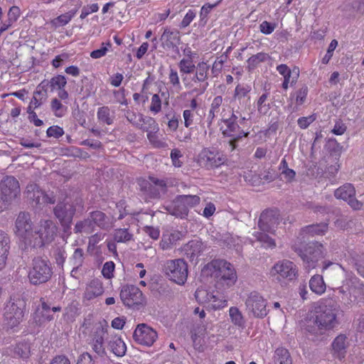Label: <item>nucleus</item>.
<instances>
[{
    "label": "nucleus",
    "instance_id": "obj_57",
    "mask_svg": "<svg viewBox=\"0 0 364 364\" xmlns=\"http://www.w3.org/2000/svg\"><path fill=\"white\" fill-rule=\"evenodd\" d=\"M308 87L304 85L300 89L296 92V102L299 105H301L304 103L307 94Z\"/></svg>",
    "mask_w": 364,
    "mask_h": 364
},
{
    "label": "nucleus",
    "instance_id": "obj_62",
    "mask_svg": "<svg viewBox=\"0 0 364 364\" xmlns=\"http://www.w3.org/2000/svg\"><path fill=\"white\" fill-rule=\"evenodd\" d=\"M36 314V319L38 317L37 321L39 323H43L46 321H50L54 318L51 311H40L39 309L37 310Z\"/></svg>",
    "mask_w": 364,
    "mask_h": 364
},
{
    "label": "nucleus",
    "instance_id": "obj_33",
    "mask_svg": "<svg viewBox=\"0 0 364 364\" xmlns=\"http://www.w3.org/2000/svg\"><path fill=\"white\" fill-rule=\"evenodd\" d=\"M95 229L93 223L90 220V215H88L87 218L76 223L74 228V232L77 234L85 233L88 235L94 232Z\"/></svg>",
    "mask_w": 364,
    "mask_h": 364
},
{
    "label": "nucleus",
    "instance_id": "obj_21",
    "mask_svg": "<svg viewBox=\"0 0 364 364\" xmlns=\"http://www.w3.org/2000/svg\"><path fill=\"white\" fill-rule=\"evenodd\" d=\"M277 70L284 77L283 89L287 90L289 84L293 86L297 82L299 76V68L294 67L292 70H290L287 65L281 64L277 67Z\"/></svg>",
    "mask_w": 364,
    "mask_h": 364
},
{
    "label": "nucleus",
    "instance_id": "obj_6",
    "mask_svg": "<svg viewBox=\"0 0 364 364\" xmlns=\"http://www.w3.org/2000/svg\"><path fill=\"white\" fill-rule=\"evenodd\" d=\"M77 206L82 207L81 198H65L63 202H59L53 209L55 216L58 219L60 224L68 228L72 223L73 216L75 214Z\"/></svg>",
    "mask_w": 364,
    "mask_h": 364
},
{
    "label": "nucleus",
    "instance_id": "obj_58",
    "mask_svg": "<svg viewBox=\"0 0 364 364\" xmlns=\"http://www.w3.org/2000/svg\"><path fill=\"white\" fill-rule=\"evenodd\" d=\"M114 263L112 261L107 262L104 264L102 273L103 276L107 279H111L113 277V272L114 270Z\"/></svg>",
    "mask_w": 364,
    "mask_h": 364
},
{
    "label": "nucleus",
    "instance_id": "obj_35",
    "mask_svg": "<svg viewBox=\"0 0 364 364\" xmlns=\"http://www.w3.org/2000/svg\"><path fill=\"white\" fill-rule=\"evenodd\" d=\"M237 118L235 114H232L231 118L225 121L227 129L223 132L224 134L229 136H237L240 134L242 132H244L243 130H240V126L235 122Z\"/></svg>",
    "mask_w": 364,
    "mask_h": 364
},
{
    "label": "nucleus",
    "instance_id": "obj_22",
    "mask_svg": "<svg viewBox=\"0 0 364 364\" xmlns=\"http://www.w3.org/2000/svg\"><path fill=\"white\" fill-rule=\"evenodd\" d=\"M163 48L173 49L180 43L181 38L179 31L165 28L160 38Z\"/></svg>",
    "mask_w": 364,
    "mask_h": 364
},
{
    "label": "nucleus",
    "instance_id": "obj_28",
    "mask_svg": "<svg viewBox=\"0 0 364 364\" xmlns=\"http://www.w3.org/2000/svg\"><path fill=\"white\" fill-rule=\"evenodd\" d=\"M205 247L200 240H191L188 242L185 247V253L188 258L194 260L203 252Z\"/></svg>",
    "mask_w": 364,
    "mask_h": 364
},
{
    "label": "nucleus",
    "instance_id": "obj_12",
    "mask_svg": "<svg viewBox=\"0 0 364 364\" xmlns=\"http://www.w3.org/2000/svg\"><path fill=\"white\" fill-rule=\"evenodd\" d=\"M198 161L201 166L212 169L223 164L226 161V157L218 151L203 149L198 154Z\"/></svg>",
    "mask_w": 364,
    "mask_h": 364
},
{
    "label": "nucleus",
    "instance_id": "obj_4",
    "mask_svg": "<svg viewBox=\"0 0 364 364\" xmlns=\"http://www.w3.org/2000/svg\"><path fill=\"white\" fill-rule=\"evenodd\" d=\"M364 285L358 278L354 277L348 279L346 284L336 290L337 298L346 306H351L363 295Z\"/></svg>",
    "mask_w": 364,
    "mask_h": 364
},
{
    "label": "nucleus",
    "instance_id": "obj_43",
    "mask_svg": "<svg viewBox=\"0 0 364 364\" xmlns=\"http://www.w3.org/2000/svg\"><path fill=\"white\" fill-rule=\"evenodd\" d=\"M178 65L181 74H191L194 71L196 68V65L193 63V60L189 58L181 59L179 61Z\"/></svg>",
    "mask_w": 364,
    "mask_h": 364
},
{
    "label": "nucleus",
    "instance_id": "obj_34",
    "mask_svg": "<svg viewBox=\"0 0 364 364\" xmlns=\"http://www.w3.org/2000/svg\"><path fill=\"white\" fill-rule=\"evenodd\" d=\"M311 290L316 294H322L326 291V284L323 282V277L319 274L314 275L309 281Z\"/></svg>",
    "mask_w": 364,
    "mask_h": 364
},
{
    "label": "nucleus",
    "instance_id": "obj_56",
    "mask_svg": "<svg viewBox=\"0 0 364 364\" xmlns=\"http://www.w3.org/2000/svg\"><path fill=\"white\" fill-rule=\"evenodd\" d=\"M50 106L55 115L58 117H63L66 112V107L57 98L52 100Z\"/></svg>",
    "mask_w": 364,
    "mask_h": 364
},
{
    "label": "nucleus",
    "instance_id": "obj_47",
    "mask_svg": "<svg viewBox=\"0 0 364 364\" xmlns=\"http://www.w3.org/2000/svg\"><path fill=\"white\" fill-rule=\"evenodd\" d=\"M268 94L263 93L257 100V107L258 112L262 114H266L269 109V103L267 102Z\"/></svg>",
    "mask_w": 364,
    "mask_h": 364
},
{
    "label": "nucleus",
    "instance_id": "obj_1",
    "mask_svg": "<svg viewBox=\"0 0 364 364\" xmlns=\"http://www.w3.org/2000/svg\"><path fill=\"white\" fill-rule=\"evenodd\" d=\"M336 309L330 305H319L313 315L307 316L302 323V328L307 338L314 341H321L326 332L337 324Z\"/></svg>",
    "mask_w": 364,
    "mask_h": 364
},
{
    "label": "nucleus",
    "instance_id": "obj_16",
    "mask_svg": "<svg viewBox=\"0 0 364 364\" xmlns=\"http://www.w3.org/2000/svg\"><path fill=\"white\" fill-rule=\"evenodd\" d=\"M212 265L218 272V277L226 282L227 285L231 286L235 284L237 274L232 264L223 259H216L212 262Z\"/></svg>",
    "mask_w": 364,
    "mask_h": 364
},
{
    "label": "nucleus",
    "instance_id": "obj_24",
    "mask_svg": "<svg viewBox=\"0 0 364 364\" xmlns=\"http://www.w3.org/2000/svg\"><path fill=\"white\" fill-rule=\"evenodd\" d=\"M90 220L94 227H98L102 230H108L112 227L110 218L100 210H94L89 213Z\"/></svg>",
    "mask_w": 364,
    "mask_h": 364
},
{
    "label": "nucleus",
    "instance_id": "obj_45",
    "mask_svg": "<svg viewBox=\"0 0 364 364\" xmlns=\"http://www.w3.org/2000/svg\"><path fill=\"white\" fill-rule=\"evenodd\" d=\"M97 118L100 122L108 125L113 123V119L110 115V109L108 107L104 106L98 109Z\"/></svg>",
    "mask_w": 364,
    "mask_h": 364
},
{
    "label": "nucleus",
    "instance_id": "obj_37",
    "mask_svg": "<svg viewBox=\"0 0 364 364\" xmlns=\"http://www.w3.org/2000/svg\"><path fill=\"white\" fill-rule=\"evenodd\" d=\"M48 95L46 90L39 85L36 90L33 92V96L31 100V104L33 105V109L39 107L47 99Z\"/></svg>",
    "mask_w": 364,
    "mask_h": 364
},
{
    "label": "nucleus",
    "instance_id": "obj_49",
    "mask_svg": "<svg viewBox=\"0 0 364 364\" xmlns=\"http://www.w3.org/2000/svg\"><path fill=\"white\" fill-rule=\"evenodd\" d=\"M53 257L55 259L56 264L63 267L66 258V251L63 246H57L53 250Z\"/></svg>",
    "mask_w": 364,
    "mask_h": 364
},
{
    "label": "nucleus",
    "instance_id": "obj_46",
    "mask_svg": "<svg viewBox=\"0 0 364 364\" xmlns=\"http://www.w3.org/2000/svg\"><path fill=\"white\" fill-rule=\"evenodd\" d=\"M178 196L188 210L189 208L199 204L200 200V198L196 195H181Z\"/></svg>",
    "mask_w": 364,
    "mask_h": 364
},
{
    "label": "nucleus",
    "instance_id": "obj_19",
    "mask_svg": "<svg viewBox=\"0 0 364 364\" xmlns=\"http://www.w3.org/2000/svg\"><path fill=\"white\" fill-rule=\"evenodd\" d=\"M279 224V213L275 210H265L259 217L258 225L263 232L272 233Z\"/></svg>",
    "mask_w": 364,
    "mask_h": 364
},
{
    "label": "nucleus",
    "instance_id": "obj_13",
    "mask_svg": "<svg viewBox=\"0 0 364 364\" xmlns=\"http://www.w3.org/2000/svg\"><path fill=\"white\" fill-rule=\"evenodd\" d=\"M272 276H277V279H285L288 281L296 279L298 276V269L294 262L284 259L277 262L270 272Z\"/></svg>",
    "mask_w": 364,
    "mask_h": 364
},
{
    "label": "nucleus",
    "instance_id": "obj_7",
    "mask_svg": "<svg viewBox=\"0 0 364 364\" xmlns=\"http://www.w3.org/2000/svg\"><path fill=\"white\" fill-rule=\"evenodd\" d=\"M166 276L177 284H184L188 277V264L183 259L166 261L164 267Z\"/></svg>",
    "mask_w": 364,
    "mask_h": 364
},
{
    "label": "nucleus",
    "instance_id": "obj_17",
    "mask_svg": "<svg viewBox=\"0 0 364 364\" xmlns=\"http://www.w3.org/2000/svg\"><path fill=\"white\" fill-rule=\"evenodd\" d=\"M157 337L156 331L145 323L139 324L133 333L136 343L146 346H152Z\"/></svg>",
    "mask_w": 364,
    "mask_h": 364
},
{
    "label": "nucleus",
    "instance_id": "obj_3",
    "mask_svg": "<svg viewBox=\"0 0 364 364\" xmlns=\"http://www.w3.org/2000/svg\"><path fill=\"white\" fill-rule=\"evenodd\" d=\"M53 274L50 262L41 257L33 258L28 277L31 284L40 285L48 282Z\"/></svg>",
    "mask_w": 364,
    "mask_h": 364
},
{
    "label": "nucleus",
    "instance_id": "obj_40",
    "mask_svg": "<svg viewBox=\"0 0 364 364\" xmlns=\"http://www.w3.org/2000/svg\"><path fill=\"white\" fill-rule=\"evenodd\" d=\"M328 230V223H321L318 224H313L307 225L304 228V230L310 234L311 235H322L326 233Z\"/></svg>",
    "mask_w": 364,
    "mask_h": 364
},
{
    "label": "nucleus",
    "instance_id": "obj_11",
    "mask_svg": "<svg viewBox=\"0 0 364 364\" xmlns=\"http://www.w3.org/2000/svg\"><path fill=\"white\" fill-rule=\"evenodd\" d=\"M245 303L247 312L255 317L263 318L267 316V301L258 292H250Z\"/></svg>",
    "mask_w": 364,
    "mask_h": 364
},
{
    "label": "nucleus",
    "instance_id": "obj_53",
    "mask_svg": "<svg viewBox=\"0 0 364 364\" xmlns=\"http://www.w3.org/2000/svg\"><path fill=\"white\" fill-rule=\"evenodd\" d=\"M149 179L153 184L157 186V188L152 193L151 191V185L149 184V191L152 193L154 197H157L161 191H165L166 183L163 180H159L154 177H150Z\"/></svg>",
    "mask_w": 364,
    "mask_h": 364
},
{
    "label": "nucleus",
    "instance_id": "obj_2",
    "mask_svg": "<svg viewBox=\"0 0 364 364\" xmlns=\"http://www.w3.org/2000/svg\"><path fill=\"white\" fill-rule=\"evenodd\" d=\"M291 248L310 268H314L318 261L325 255L323 245L318 242L295 243Z\"/></svg>",
    "mask_w": 364,
    "mask_h": 364
},
{
    "label": "nucleus",
    "instance_id": "obj_26",
    "mask_svg": "<svg viewBox=\"0 0 364 364\" xmlns=\"http://www.w3.org/2000/svg\"><path fill=\"white\" fill-rule=\"evenodd\" d=\"M103 291L102 282L98 279H92L85 288L83 299L90 301L102 295Z\"/></svg>",
    "mask_w": 364,
    "mask_h": 364
},
{
    "label": "nucleus",
    "instance_id": "obj_20",
    "mask_svg": "<svg viewBox=\"0 0 364 364\" xmlns=\"http://www.w3.org/2000/svg\"><path fill=\"white\" fill-rule=\"evenodd\" d=\"M196 300L201 304H209L214 309H219L226 306L227 301L218 299L215 295L203 289H198L195 293Z\"/></svg>",
    "mask_w": 364,
    "mask_h": 364
},
{
    "label": "nucleus",
    "instance_id": "obj_18",
    "mask_svg": "<svg viewBox=\"0 0 364 364\" xmlns=\"http://www.w3.org/2000/svg\"><path fill=\"white\" fill-rule=\"evenodd\" d=\"M334 196L338 199L346 201L354 210H359L363 206L362 203L355 198V190L350 183H346L337 188L334 192Z\"/></svg>",
    "mask_w": 364,
    "mask_h": 364
},
{
    "label": "nucleus",
    "instance_id": "obj_36",
    "mask_svg": "<svg viewBox=\"0 0 364 364\" xmlns=\"http://www.w3.org/2000/svg\"><path fill=\"white\" fill-rule=\"evenodd\" d=\"M195 69L196 74L193 77V81L195 82H205L208 78L209 65L205 62H200L197 64Z\"/></svg>",
    "mask_w": 364,
    "mask_h": 364
},
{
    "label": "nucleus",
    "instance_id": "obj_8",
    "mask_svg": "<svg viewBox=\"0 0 364 364\" xmlns=\"http://www.w3.org/2000/svg\"><path fill=\"white\" fill-rule=\"evenodd\" d=\"M108 325L105 321L97 322L93 325L90 333V339L88 343L92 351L98 356L103 357L106 355L104 340L107 335Z\"/></svg>",
    "mask_w": 364,
    "mask_h": 364
},
{
    "label": "nucleus",
    "instance_id": "obj_15",
    "mask_svg": "<svg viewBox=\"0 0 364 364\" xmlns=\"http://www.w3.org/2000/svg\"><path fill=\"white\" fill-rule=\"evenodd\" d=\"M120 299L129 307L142 304L144 298L141 291L136 286L127 284L122 287Z\"/></svg>",
    "mask_w": 364,
    "mask_h": 364
},
{
    "label": "nucleus",
    "instance_id": "obj_25",
    "mask_svg": "<svg viewBox=\"0 0 364 364\" xmlns=\"http://www.w3.org/2000/svg\"><path fill=\"white\" fill-rule=\"evenodd\" d=\"M343 11L350 17L364 14V1L363 0H346L343 5Z\"/></svg>",
    "mask_w": 364,
    "mask_h": 364
},
{
    "label": "nucleus",
    "instance_id": "obj_44",
    "mask_svg": "<svg viewBox=\"0 0 364 364\" xmlns=\"http://www.w3.org/2000/svg\"><path fill=\"white\" fill-rule=\"evenodd\" d=\"M77 10H71L63 14L53 20V23L56 26H65L68 23L73 17L75 15Z\"/></svg>",
    "mask_w": 364,
    "mask_h": 364
},
{
    "label": "nucleus",
    "instance_id": "obj_31",
    "mask_svg": "<svg viewBox=\"0 0 364 364\" xmlns=\"http://www.w3.org/2000/svg\"><path fill=\"white\" fill-rule=\"evenodd\" d=\"M108 348L115 355L122 357L127 350V346L122 338L117 336H114L108 341Z\"/></svg>",
    "mask_w": 364,
    "mask_h": 364
},
{
    "label": "nucleus",
    "instance_id": "obj_51",
    "mask_svg": "<svg viewBox=\"0 0 364 364\" xmlns=\"http://www.w3.org/2000/svg\"><path fill=\"white\" fill-rule=\"evenodd\" d=\"M255 236L257 240L260 242L265 247L273 248L276 246L274 240L264 232H256Z\"/></svg>",
    "mask_w": 364,
    "mask_h": 364
},
{
    "label": "nucleus",
    "instance_id": "obj_50",
    "mask_svg": "<svg viewBox=\"0 0 364 364\" xmlns=\"http://www.w3.org/2000/svg\"><path fill=\"white\" fill-rule=\"evenodd\" d=\"M84 262V251L82 248H76L70 258L73 267H80Z\"/></svg>",
    "mask_w": 364,
    "mask_h": 364
},
{
    "label": "nucleus",
    "instance_id": "obj_61",
    "mask_svg": "<svg viewBox=\"0 0 364 364\" xmlns=\"http://www.w3.org/2000/svg\"><path fill=\"white\" fill-rule=\"evenodd\" d=\"M126 117L129 122L137 127L141 124V120L143 119V115L141 114H136L131 112H127Z\"/></svg>",
    "mask_w": 364,
    "mask_h": 364
},
{
    "label": "nucleus",
    "instance_id": "obj_54",
    "mask_svg": "<svg viewBox=\"0 0 364 364\" xmlns=\"http://www.w3.org/2000/svg\"><path fill=\"white\" fill-rule=\"evenodd\" d=\"M67 84L66 78L64 75H58L51 78L50 86L52 90H61L65 87Z\"/></svg>",
    "mask_w": 364,
    "mask_h": 364
},
{
    "label": "nucleus",
    "instance_id": "obj_55",
    "mask_svg": "<svg viewBox=\"0 0 364 364\" xmlns=\"http://www.w3.org/2000/svg\"><path fill=\"white\" fill-rule=\"evenodd\" d=\"M14 353L23 358H28L30 355L29 345L26 343H20L17 344L14 348Z\"/></svg>",
    "mask_w": 364,
    "mask_h": 364
},
{
    "label": "nucleus",
    "instance_id": "obj_59",
    "mask_svg": "<svg viewBox=\"0 0 364 364\" xmlns=\"http://www.w3.org/2000/svg\"><path fill=\"white\" fill-rule=\"evenodd\" d=\"M194 112L190 109H185L183 113V117L184 119V126L186 128H190L191 125L193 124L194 122Z\"/></svg>",
    "mask_w": 364,
    "mask_h": 364
},
{
    "label": "nucleus",
    "instance_id": "obj_64",
    "mask_svg": "<svg viewBox=\"0 0 364 364\" xmlns=\"http://www.w3.org/2000/svg\"><path fill=\"white\" fill-rule=\"evenodd\" d=\"M161 109V101L159 95L155 94L151 97V103L150 110L155 113H158Z\"/></svg>",
    "mask_w": 364,
    "mask_h": 364
},
{
    "label": "nucleus",
    "instance_id": "obj_29",
    "mask_svg": "<svg viewBox=\"0 0 364 364\" xmlns=\"http://www.w3.org/2000/svg\"><path fill=\"white\" fill-rule=\"evenodd\" d=\"M166 210L171 215L181 218H186L188 213V209L185 207L183 202L181 201L178 196L170 205L166 207Z\"/></svg>",
    "mask_w": 364,
    "mask_h": 364
},
{
    "label": "nucleus",
    "instance_id": "obj_38",
    "mask_svg": "<svg viewBox=\"0 0 364 364\" xmlns=\"http://www.w3.org/2000/svg\"><path fill=\"white\" fill-rule=\"evenodd\" d=\"M229 315L231 322L240 328H244L245 324V319L237 307L232 306L229 309Z\"/></svg>",
    "mask_w": 364,
    "mask_h": 364
},
{
    "label": "nucleus",
    "instance_id": "obj_39",
    "mask_svg": "<svg viewBox=\"0 0 364 364\" xmlns=\"http://www.w3.org/2000/svg\"><path fill=\"white\" fill-rule=\"evenodd\" d=\"M275 364H291V358L289 352L284 348H278L275 350Z\"/></svg>",
    "mask_w": 364,
    "mask_h": 364
},
{
    "label": "nucleus",
    "instance_id": "obj_30",
    "mask_svg": "<svg viewBox=\"0 0 364 364\" xmlns=\"http://www.w3.org/2000/svg\"><path fill=\"white\" fill-rule=\"evenodd\" d=\"M10 239L9 235L0 230V271L5 267L9 250Z\"/></svg>",
    "mask_w": 364,
    "mask_h": 364
},
{
    "label": "nucleus",
    "instance_id": "obj_10",
    "mask_svg": "<svg viewBox=\"0 0 364 364\" xmlns=\"http://www.w3.org/2000/svg\"><path fill=\"white\" fill-rule=\"evenodd\" d=\"M1 199L4 203H10L20 195L18 181L12 176H6L0 182Z\"/></svg>",
    "mask_w": 364,
    "mask_h": 364
},
{
    "label": "nucleus",
    "instance_id": "obj_42",
    "mask_svg": "<svg viewBox=\"0 0 364 364\" xmlns=\"http://www.w3.org/2000/svg\"><path fill=\"white\" fill-rule=\"evenodd\" d=\"M133 235L127 228L116 229L114 232V240L117 242H127L132 240Z\"/></svg>",
    "mask_w": 364,
    "mask_h": 364
},
{
    "label": "nucleus",
    "instance_id": "obj_60",
    "mask_svg": "<svg viewBox=\"0 0 364 364\" xmlns=\"http://www.w3.org/2000/svg\"><path fill=\"white\" fill-rule=\"evenodd\" d=\"M46 133L48 137H54L58 139L63 135L64 131L63 128L58 126H52L47 129Z\"/></svg>",
    "mask_w": 364,
    "mask_h": 364
},
{
    "label": "nucleus",
    "instance_id": "obj_23",
    "mask_svg": "<svg viewBox=\"0 0 364 364\" xmlns=\"http://www.w3.org/2000/svg\"><path fill=\"white\" fill-rule=\"evenodd\" d=\"M348 338L344 334H339L331 343L333 355L334 357L341 360L345 357L346 348H348Z\"/></svg>",
    "mask_w": 364,
    "mask_h": 364
},
{
    "label": "nucleus",
    "instance_id": "obj_27",
    "mask_svg": "<svg viewBox=\"0 0 364 364\" xmlns=\"http://www.w3.org/2000/svg\"><path fill=\"white\" fill-rule=\"evenodd\" d=\"M348 260L353 264L358 274L364 277V252L348 251Z\"/></svg>",
    "mask_w": 364,
    "mask_h": 364
},
{
    "label": "nucleus",
    "instance_id": "obj_14",
    "mask_svg": "<svg viewBox=\"0 0 364 364\" xmlns=\"http://www.w3.org/2000/svg\"><path fill=\"white\" fill-rule=\"evenodd\" d=\"M57 232V227L51 220H41L38 229L34 236H38L39 241L34 242L33 245H43L53 240Z\"/></svg>",
    "mask_w": 364,
    "mask_h": 364
},
{
    "label": "nucleus",
    "instance_id": "obj_48",
    "mask_svg": "<svg viewBox=\"0 0 364 364\" xmlns=\"http://www.w3.org/2000/svg\"><path fill=\"white\" fill-rule=\"evenodd\" d=\"M268 54L264 53H259L252 55L247 60L248 67L250 69L255 68L259 63L264 62L268 59Z\"/></svg>",
    "mask_w": 364,
    "mask_h": 364
},
{
    "label": "nucleus",
    "instance_id": "obj_63",
    "mask_svg": "<svg viewBox=\"0 0 364 364\" xmlns=\"http://www.w3.org/2000/svg\"><path fill=\"white\" fill-rule=\"evenodd\" d=\"M316 119V117L312 114L309 117H300L297 120L298 125L301 129L307 128Z\"/></svg>",
    "mask_w": 364,
    "mask_h": 364
},
{
    "label": "nucleus",
    "instance_id": "obj_32",
    "mask_svg": "<svg viewBox=\"0 0 364 364\" xmlns=\"http://www.w3.org/2000/svg\"><path fill=\"white\" fill-rule=\"evenodd\" d=\"M21 14L20 9L18 6H11L7 14V19L1 22L0 26V33L8 30L18 20Z\"/></svg>",
    "mask_w": 364,
    "mask_h": 364
},
{
    "label": "nucleus",
    "instance_id": "obj_5",
    "mask_svg": "<svg viewBox=\"0 0 364 364\" xmlns=\"http://www.w3.org/2000/svg\"><path fill=\"white\" fill-rule=\"evenodd\" d=\"M26 301L23 299L11 298L4 308V322L7 328L14 329L23 321L26 309Z\"/></svg>",
    "mask_w": 364,
    "mask_h": 364
},
{
    "label": "nucleus",
    "instance_id": "obj_52",
    "mask_svg": "<svg viewBox=\"0 0 364 364\" xmlns=\"http://www.w3.org/2000/svg\"><path fill=\"white\" fill-rule=\"evenodd\" d=\"M42 197L43 203L47 204H54L56 201L55 197L53 193H46L41 191H36L33 193V197L36 198L37 203H40V197Z\"/></svg>",
    "mask_w": 364,
    "mask_h": 364
},
{
    "label": "nucleus",
    "instance_id": "obj_9",
    "mask_svg": "<svg viewBox=\"0 0 364 364\" xmlns=\"http://www.w3.org/2000/svg\"><path fill=\"white\" fill-rule=\"evenodd\" d=\"M16 233L26 243L31 245L34 237L33 223L28 213L21 212L16 220Z\"/></svg>",
    "mask_w": 364,
    "mask_h": 364
},
{
    "label": "nucleus",
    "instance_id": "obj_41",
    "mask_svg": "<svg viewBox=\"0 0 364 364\" xmlns=\"http://www.w3.org/2000/svg\"><path fill=\"white\" fill-rule=\"evenodd\" d=\"M139 128L149 133H150V132H158L159 130L158 124L156 123L155 119L150 117H143V119L141 120V124H139Z\"/></svg>",
    "mask_w": 364,
    "mask_h": 364
}]
</instances>
